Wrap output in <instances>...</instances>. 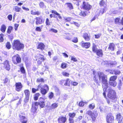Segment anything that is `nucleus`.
<instances>
[{
  "label": "nucleus",
  "mask_w": 123,
  "mask_h": 123,
  "mask_svg": "<svg viewBox=\"0 0 123 123\" xmlns=\"http://www.w3.org/2000/svg\"><path fill=\"white\" fill-rule=\"evenodd\" d=\"M68 6L69 8L71 9H73V7L72 5V4L70 3H67Z\"/></svg>",
  "instance_id": "57"
},
{
  "label": "nucleus",
  "mask_w": 123,
  "mask_h": 123,
  "mask_svg": "<svg viewBox=\"0 0 123 123\" xmlns=\"http://www.w3.org/2000/svg\"><path fill=\"white\" fill-rule=\"evenodd\" d=\"M115 48V45L113 43H111L110 44L108 49L111 50H113Z\"/></svg>",
  "instance_id": "25"
},
{
  "label": "nucleus",
  "mask_w": 123,
  "mask_h": 123,
  "mask_svg": "<svg viewBox=\"0 0 123 123\" xmlns=\"http://www.w3.org/2000/svg\"><path fill=\"white\" fill-rule=\"evenodd\" d=\"M4 35L3 34H0V42H3L4 39L3 37L4 36Z\"/></svg>",
  "instance_id": "41"
},
{
  "label": "nucleus",
  "mask_w": 123,
  "mask_h": 123,
  "mask_svg": "<svg viewBox=\"0 0 123 123\" xmlns=\"http://www.w3.org/2000/svg\"><path fill=\"white\" fill-rule=\"evenodd\" d=\"M72 38V36L71 35H69L68 36L65 38L66 39L68 40H70Z\"/></svg>",
  "instance_id": "63"
},
{
  "label": "nucleus",
  "mask_w": 123,
  "mask_h": 123,
  "mask_svg": "<svg viewBox=\"0 0 123 123\" xmlns=\"http://www.w3.org/2000/svg\"><path fill=\"white\" fill-rule=\"evenodd\" d=\"M109 84L110 85L115 87L117 85V83L116 81L114 82H109Z\"/></svg>",
  "instance_id": "30"
},
{
  "label": "nucleus",
  "mask_w": 123,
  "mask_h": 123,
  "mask_svg": "<svg viewBox=\"0 0 123 123\" xmlns=\"http://www.w3.org/2000/svg\"><path fill=\"white\" fill-rule=\"evenodd\" d=\"M114 74L116 75H119L121 73L120 71L119 70H115L113 71Z\"/></svg>",
  "instance_id": "33"
},
{
  "label": "nucleus",
  "mask_w": 123,
  "mask_h": 123,
  "mask_svg": "<svg viewBox=\"0 0 123 123\" xmlns=\"http://www.w3.org/2000/svg\"><path fill=\"white\" fill-rule=\"evenodd\" d=\"M116 119L118 122L123 121V117L121 114H118L117 115Z\"/></svg>",
  "instance_id": "17"
},
{
  "label": "nucleus",
  "mask_w": 123,
  "mask_h": 123,
  "mask_svg": "<svg viewBox=\"0 0 123 123\" xmlns=\"http://www.w3.org/2000/svg\"><path fill=\"white\" fill-rule=\"evenodd\" d=\"M13 29V28L12 26H9L7 31V33L9 34H10L11 33L12 31V30Z\"/></svg>",
  "instance_id": "27"
},
{
  "label": "nucleus",
  "mask_w": 123,
  "mask_h": 123,
  "mask_svg": "<svg viewBox=\"0 0 123 123\" xmlns=\"http://www.w3.org/2000/svg\"><path fill=\"white\" fill-rule=\"evenodd\" d=\"M62 54L65 58H68V55L65 53H62Z\"/></svg>",
  "instance_id": "60"
},
{
  "label": "nucleus",
  "mask_w": 123,
  "mask_h": 123,
  "mask_svg": "<svg viewBox=\"0 0 123 123\" xmlns=\"http://www.w3.org/2000/svg\"><path fill=\"white\" fill-rule=\"evenodd\" d=\"M24 92L25 95V100H28L29 98V96L30 95V92L28 90H26L24 91Z\"/></svg>",
  "instance_id": "16"
},
{
  "label": "nucleus",
  "mask_w": 123,
  "mask_h": 123,
  "mask_svg": "<svg viewBox=\"0 0 123 123\" xmlns=\"http://www.w3.org/2000/svg\"><path fill=\"white\" fill-rule=\"evenodd\" d=\"M71 82L72 85L74 86H76L78 84V83L76 82Z\"/></svg>",
  "instance_id": "62"
},
{
  "label": "nucleus",
  "mask_w": 123,
  "mask_h": 123,
  "mask_svg": "<svg viewBox=\"0 0 123 123\" xmlns=\"http://www.w3.org/2000/svg\"><path fill=\"white\" fill-rule=\"evenodd\" d=\"M101 35V33H99L95 35V37L96 39L99 38Z\"/></svg>",
  "instance_id": "47"
},
{
  "label": "nucleus",
  "mask_w": 123,
  "mask_h": 123,
  "mask_svg": "<svg viewBox=\"0 0 123 123\" xmlns=\"http://www.w3.org/2000/svg\"><path fill=\"white\" fill-rule=\"evenodd\" d=\"M54 96L53 93L52 92H51L49 94V98L50 99H51Z\"/></svg>",
  "instance_id": "51"
},
{
  "label": "nucleus",
  "mask_w": 123,
  "mask_h": 123,
  "mask_svg": "<svg viewBox=\"0 0 123 123\" xmlns=\"http://www.w3.org/2000/svg\"><path fill=\"white\" fill-rule=\"evenodd\" d=\"M24 45L18 40L14 41L12 46L13 49L17 50H20L23 49Z\"/></svg>",
  "instance_id": "2"
},
{
  "label": "nucleus",
  "mask_w": 123,
  "mask_h": 123,
  "mask_svg": "<svg viewBox=\"0 0 123 123\" xmlns=\"http://www.w3.org/2000/svg\"><path fill=\"white\" fill-rule=\"evenodd\" d=\"M104 1L103 0H102L100 3V5L103 6L104 4Z\"/></svg>",
  "instance_id": "64"
},
{
  "label": "nucleus",
  "mask_w": 123,
  "mask_h": 123,
  "mask_svg": "<svg viewBox=\"0 0 123 123\" xmlns=\"http://www.w3.org/2000/svg\"><path fill=\"white\" fill-rule=\"evenodd\" d=\"M120 18H117L115 20V22L116 24H118L119 23Z\"/></svg>",
  "instance_id": "45"
},
{
  "label": "nucleus",
  "mask_w": 123,
  "mask_h": 123,
  "mask_svg": "<svg viewBox=\"0 0 123 123\" xmlns=\"http://www.w3.org/2000/svg\"><path fill=\"white\" fill-rule=\"evenodd\" d=\"M71 81L69 79H67L66 81H65V83L64 84V85L68 86H70V83Z\"/></svg>",
  "instance_id": "26"
},
{
  "label": "nucleus",
  "mask_w": 123,
  "mask_h": 123,
  "mask_svg": "<svg viewBox=\"0 0 123 123\" xmlns=\"http://www.w3.org/2000/svg\"><path fill=\"white\" fill-rule=\"evenodd\" d=\"M31 13L32 15H39L40 14V12L38 11H35L33 10L31 11Z\"/></svg>",
  "instance_id": "29"
},
{
  "label": "nucleus",
  "mask_w": 123,
  "mask_h": 123,
  "mask_svg": "<svg viewBox=\"0 0 123 123\" xmlns=\"http://www.w3.org/2000/svg\"><path fill=\"white\" fill-rule=\"evenodd\" d=\"M21 58L19 55L17 54L12 57V61L13 63L15 64L20 62Z\"/></svg>",
  "instance_id": "5"
},
{
  "label": "nucleus",
  "mask_w": 123,
  "mask_h": 123,
  "mask_svg": "<svg viewBox=\"0 0 123 123\" xmlns=\"http://www.w3.org/2000/svg\"><path fill=\"white\" fill-rule=\"evenodd\" d=\"M44 99L42 97H40L39 99L38 102H35L34 103L36 106H37L39 105L40 107L41 108H43L45 106Z\"/></svg>",
  "instance_id": "4"
},
{
  "label": "nucleus",
  "mask_w": 123,
  "mask_h": 123,
  "mask_svg": "<svg viewBox=\"0 0 123 123\" xmlns=\"http://www.w3.org/2000/svg\"><path fill=\"white\" fill-rule=\"evenodd\" d=\"M87 114L91 116L93 121H95L98 116V113L96 111H94L92 112L91 111H89L87 112Z\"/></svg>",
  "instance_id": "6"
},
{
  "label": "nucleus",
  "mask_w": 123,
  "mask_h": 123,
  "mask_svg": "<svg viewBox=\"0 0 123 123\" xmlns=\"http://www.w3.org/2000/svg\"><path fill=\"white\" fill-rule=\"evenodd\" d=\"M69 115L70 118H73L74 117L75 115V114L74 113H70L69 114Z\"/></svg>",
  "instance_id": "40"
},
{
  "label": "nucleus",
  "mask_w": 123,
  "mask_h": 123,
  "mask_svg": "<svg viewBox=\"0 0 123 123\" xmlns=\"http://www.w3.org/2000/svg\"><path fill=\"white\" fill-rule=\"evenodd\" d=\"M70 23L71 24H74L76 26H77L79 27L80 26V24L76 22L73 21V22H71Z\"/></svg>",
  "instance_id": "44"
},
{
  "label": "nucleus",
  "mask_w": 123,
  "mask_h": 123,
  "mask_svg": "<svg viewBox=\"0 0 123 123\" xmlns=\"http://www.w3.org/2000/svg\"><path fill=\"white\" fill-rule=\"evenodd\" d=\"M117 78V76H112L110 78L109 82H114Z\"/></svg>",
  "instance_id": "22"
},
{
  "label": "nucleus",
  "mask_w": 123,
  "mask_h": 123,
  "mask_svg": "<svg viewBox=\"0 0 123 123\" xmlns=\"http://www.w3.org/2000/svg\"><path fill=\"white\" fill-rule=\"evenodd\" d=\"M21 120H23L22 123H26L27 121V118L25 117L20 115L19 116Z\"/></svg>",
  "instance_id": "18"
},
{
  "label": "nucleus",
  "mask_w": 123,
  "mask_h": 123,
  "mask_svg": "<svg viewBox=\"0 0 123 123\" xmlns=\"http://www.w3.org/2000/svg\"><path fill=\"white\" fill-rule=\"evenodd\" d=\"M15 86V90L17 91H20L23 86L21 83L20 82L16 83Z\"/></svg>",
  "instance_id": "10"
},
{
  "label": "nucleus",
  "mask_w": 123,
  "mask_h": 123,
  "mask_svg": "<svg viewBox=\"0 0 123 123\" xmlns=\"http://www.w3.org/2000/svg\"><path fill=\"white\" fill-rule=\"evenodd\" d=\"M45 46L44 44L42 43H39L37 46V49H40L42 50L44 49Z\"/></svg>",
  "instance_id": "19"
},
{
  "label": "nucleus",
  "mask_w": 123,
  "mask_h": 123,
  "mask_svg": "<svg viewBox=\"0 0 123 123\" xmlns=\"http://www.w3.org/2000/svg\"><path fill=\"white\" fill-rule=\"evenodd\" d=\"M6 47L8 49H9L11 48V46L10 43L9 42H7L6 43Z\"/></svg>",
  "instance_id": "46"
},
{
  "label": "nucleus",
  "mask_w": 123,
  "mask_h": 123,
  "mask_svg": "<svg viewBox=\"0 0 123 123\" xmlns=\"http://www.w3.org/2000/svg\"><path fill=\"white\" fill-rule=\"evenodd\" d=\"M70 57L71 58V60L74 62H76L77 61V59L75 57L72 56H70Z\"/></svg>",
  "instance_id": "35"
},
{
  "label": "nucleus",
  "mask_w": 123,
  "mask_h": 123,
  "mask_svg": "<svg viewBox=\"0 0 123 123\" xmlns=\"http://www.w3.org/2000/svg\"><path fill=\"white\" fill-rule=\"evenodd\" d=\"M6 28V27L5 25H2L1 27L0 30L2 32L4 33L5 31Z\"/></svg>",
  "instance_id": "21"
},
{
  "label": "nucleus",
  "mask_w": 123,
  "mask_h": 123,
  "mask_svg": "<svg viewBox=\"0 0 123 123\" xmlns=\"http://www.w3.org/2000/svg\"><path fill=\"white\" fill-rule=\"evenodd\" d=\"M114 117L112 114L110 113L108 114L106 117L107 122V123H111L113 121Z\"/></svg>",
  "instance_id": "8"
},
{
  "label": "nucleus",
  "mask_w": 123,
  "mask_h": 123,
  "mask_svg": "<svg viewBox=\"0 0 123 123\" xmlns=\"http://www.w3.org/2000/svg\"><path fill=\"white\" fill-rule=\"evenodd\" d=\"M67 63H63L61 64V67L63 69L67 67Z\"/></svg>",
  "instance_id": "31"
},
{
  "label": "nucleus",
  "mask_w": 123,
  "mask_h": 123,
  "mask_svg": "<svg viewBox=\"0 0 123 123\" xmlns=\"http://www.w3.org/2000/svg\"><path fill=\"white\" fill-rule=\"evenodd\" d=\"M46 23L47 25H50V22H49V19L48 18H47L46 20Z\"/></svg>",
  "instance_id": "53"
},
{
  "label": "nucleus",
  "mask_w": 123,
  "mask_h": 123,
  "mask_svg": "<svg viewBox=\"0 0 123 123\" xmlns=\"http://www.w3.org/2000/svg\"><path fill=\"white\" fill-rule=\"evenodd\" d=\"M66 120V117L61 116L59 117L58 119L59 123H64Z\"/></svg>",
  "instance_id": "13"
},
{
  "label": "nucleus",
  "mask_w": 123,
  "mask_h": 123,
  "mask_svg": "<svg viewBox=\"0 0 123 123\" xmlns=\"http://www.w3.org/2000/svg\"><path fill=\"white\" fill-rule=\"evenodd\" d=\"M37 89H35V88H33L32 89V92L33 93L35 92L36 91H37L39 89V88L37 87Z\"/></svg>",
  "instance_id": "58"
},
{
  "label": "nucleus",
  "mask_w": 123,
  "mask_h": 123,
  "mask_svg": "<svg viewBox=\"0 0 123 123\" xmlns=\"http://www.w3.org/2000/svg\"><path fill=\"white\" fill-rule=\"evenodd\" d=\"M19 25L17 24H15L14 25V29L16 31L17 30V29L18 26Z\"/></svg>",
  "instance_id": "59"
},
{
  "label": "nucleus",
  "mask_w": 123,
  "mask_h": 123,
  "mask_svg": "<svg viewBox=\"0 0 123 123\" xmlns=\"http://www.w3.org/2000/svg\"><path fill=\"white\" fill-rule=\"evenodd\" d=\"M94 80L96 81L99 78L101 80L103 83V87L104 92L103 95L105 97H106L105 92L108 91V96L111 99L114 100L116 99L115 93L113 90L110 89L108 86V84L107 80V78L105 75L103 73L99 72L96 74L94 76Z\"/></svg>",
  "instance_id": "1"
},
{
  "label": "nucleus",
  "mask_w": 123,
  "mask_h": 123,
  "mask_svg": "<svg viewBox=\"0 0 123 123\" xmlns=\"http://www.w3.org/2000/svg\"><path fill=\"white\" fill-rule=\"evenodd\" d=\"M8 81V79L7 78H6L4 80V83L6 84Z\"/></svg>",
  "instance_id": "61"
},
{
  "label": "nucleus",
  "mask_w": 123,
  "mask_h": 123,
  "mask_svg": "<svg viewBox=\"0 0 123 123\" xmlns=\"http://www.w3.org/2000/svg\"><path fill=\"white\" fill-rule=\"evenodd\" d=\"M37 87L39 89H41V92L43 95L45 94L49 90V87L48 86L46 85H45L43 86L41 85L40 84Z\"/></svg>",
  "instance_id": "3"
},
{
  "label": "nucleus",
  "mask_w": 123,
  "mask_h": 123,
  "mask_svg": "<svg viewBox=\"0 0 123 123\" xmlns=\"http://www.w3.org/2000/svg\"><path fill=\"white\" fill-rule=\"evenodd\" d=\"M72 41L75 43H76L78 42V39L77 37H75L72 40Z\"/></svg>",
  "instance_id": "50"
},
{
  "label": "nucleus",
  "mask_w": 123,
  "mask_h": 123,
  "mask_svg": "<svg viewBox=\"0 0 123 123\" xmlns=\"http://www.w3.org/2000/svg\"><path fill=\"white\" fill-rule=\"evenodd\" d=\"M65 21L66 22H69L72 20V18H70L65 17L64 18Z\"/></svg>",
  "instance_id": "38"
},
{
  "label": "nucleus",
  "mask_w": 123,
  "mask_h": 123,
  "mask_svg": "<svg viewBox=\"0 0 123 123\" xmlns=\"http://www.w3.org/2000/svg\"><path fill=\"white\" fill-rule=\"evenodd\" d=\"M84 6L83 7V9L86 10H89L91 8V6L88 3L83 2Z\"/></svg>",
  "instance_id": "12"
},
{
  "label": "nucleus",
  "mask_w": 123,
  "mask_h": 123,
  "mask_svg": "<svg viewBox=\"0 0 123 123\" xmlns=\"http://www.w3.org/2000/svg\"><path fill=\"white\" fill-rule=\"evenodd\" d=\"M83 37L86 41H88L90 40V35L87 33H84L83 35Z\"/></svg>",
  "instance_id": "15"
},
{
  "label": "nucleus",
  "mask_w": 123,
  "mask_h": 123,
  "mask_svg": "<svg viewBox=\"0 0 123 123\" xmlns=\"http://www.w3.org/2000/svg\"><path fill=\"white\" fill-rule=\"evenodd\" d=\"M118 85V88L120 90V89L121 87L122 86V82L121 80H119V84Z\"/></svg>",
  "instance_id": "56"
},
{
  "label": "nucleus",
  "mask_w": 123,
  "mask_h": 123,
  "mask_svg": "<svg viewBox=\"0 0 123 123\" xmlns=\"http://www.w3.org/2000/svg\"><path fill=\"white\" fill-rule=\"evenodd\" d=\"M97 55L99 56H102L103 55V52L102 50H98L96 52Z\"/></svg>",
  "instance_id": "23"
},
{
  "label": "nucleus",
  "mask_w": 123,
  "mask_h": 123,
  "mask_svg": "<svg viewBox=\"0 0 123 123\" xmlns=\"http://www.w3.org/2000/svg\"><path fill=\"white\" fill-rule=\"evenodd\" d=\"M58 106L57 104L54 103L52 104L50 106V110L54 109L56 108Z\"/></svg>",
  "instance_id": "24"
},
{
  "label": "nucleus",
  "mask_w": 123,
  "mask_h": 123,
  "mask_svg": "<svg viewBox=\"0 0 123 123\" xmlns=\"http://www.w3.org/2000/svg\"><path fill=\"white\" fill-rule=\"evenodd\" d=\"M95 107V105L93 103L90 104L89 106V108L91 109H93Z\"/></svg>",
  "instance_id": "39"
},
{
  "label": "nucleus",
  "mask_w": 123,
  "mask_h": 123,
  "mask_svg": "<svg viewBox=\"0 0 123 123\" xmlns=\"http://www.w3.org/2000/svg\"><path fill=\"white\" fill-rule=\"evenodd\" d=\"M37 81L39 82H44V79L42 78H39L37 79Z\"/></svg>",
  "instance_id": "43"
},
{
  "label": "nucleus",
  "mask_w": 123,
  "mask_h": 123,
  "mask_svg": "<svg viewBox=\"0 0 123 123\" xmlns=\"http://www.w3.org/2000/svg\"><path fill=\"white\" fill-rule=\"evenodd\" d=\"M88 103V102H83L82 101L80 102L79 103V105L80 106H83L85 104H87Z\"/></svg>",
  "instance_id": "37"
},
{
  "label": "nucleus",
  "mask_w": 123,
  "mask_h": 123,
  "mask_svg": "<svg viewBox=\"0 0 123 123\" xmlns=\"http://www.w3.org/2000/svg\"><path fill=\"white\" fill-rule=\"evenodd\" d=\"M20 71L22 73H24L25 72V71L24 67H22L20 68Z\"/></svg>",
  "instance_id": "49"
},
{
  "label": "nucleus",
  "mask_w": 123,
  "mask_h": 123,
  "mask_svg": "<svg viewBox=\"0 0 123 123\" xmlns=\"http://www.w3.org/2000/svg\"><path fill=\"white\" fill-rule=\"evenodd\" d=\"M81 46L83 48L86 49L89 48L90 46V43L89 42H84L83 41L81 42Z\"/></svg>",
  "instance_id": "9"
},
{
  "label": "nucleus",
  "mask_w": 123,
  "mask_h": 123,
  "mask_svg": "<svg viewBox=\"0 0 123 123\" xmlns=\"http://www.w3.org/2000/svg\"><path fill=\"white\" fill-rule=\"evenodd\" d=\"M37 109V107H32L31 109V111L33 112H35L36 111Z\"/></svg>",
  "instance_id": "48"
},
{
  "label": "nucleus",
  "mask_w": 123,
  "mask_h": 123,
  "mask_svg": "<svg viewBox=\"0 0 123 123\" xmlns=\"http://www.w3.org/2000/svg\"><path fill=\"white\" fill-rule=\"evenodd\" d=\"M21 10V8L18 6H15V11L18 12H19Z\"/></svg>",
  "instance_id": "34"
},
{
  "label": "nucleus",
  "mask_w": 123,
  "mask_h": 123,
  "mask_svg": "<svg viewBox=\"0 0 123 123\" xmlns=\"http://www.w3.org/2000/svg\"><path fill=\"white\" fill-rule=\"evenodd\" d=\"M79 15L80 16H85L86 15L85 13L84 12H81L79 14Z\"/></svg>",
  "instance_id": "54"
},
{
  "label": "nucleus",
  "mask_w": 123,
  "mask_h": 123,
  "mask_svg": "<svg viewBox=\"0 0 123 123\" xmlns=\"http://www.w3.org/2000/svg\"><path fill=\"white\" fill-rule=\"evenodd\" d=\"M49 31L51 32H53L55 33H57L58 32L57 30L53 28L50 29L49 30Z\"/></svg>",
  "instance_id": "36"
},
{
  "label": "nucleus",
  "mask_w": 123,
  "mask_h": 123,
  "mask_svg": "<svg viewBox=\"0 0 123 123\" xmlns=\"http://www.w3.org/2000/svg\"><path fill=\"white\" fill-rule=\"evenodd\" d=\"M40 95V94L39 93H37L36 94L34 95V99L35 100H37L38 99V97Z\"/></svg>",
  "instance_id": "32"
},
{
  "label": "nucleus",
  "mask_w": 123,
  "mask_h": 123,
  "mask_svg": "<svg viewBox=\"0 0 123 123\" xmlns=\"http://www.w3.org/2000/svg\"><path fill=\"white\" fill-rule=\"evenodd\" d=\"M12 16L11 15H9L7 16V18L10 21L12 20Z\"/></svg>",
  "instance_id": "55"
},
{
  "label": "nucleus",
  "mask_w": 123,
  "mask_h": 123,
  "mask_svg": "<svg viewBox=\"0 0 123 123\" xmlns=\"http://www.w3.org/2000/svg\"><path fill=\"white\" fill-rule=\"evenodd\" d=\"M62 74L63 76L67 77H68L69 75V74L68 73L65 72H62Z\"/></svg>",
  "instance_id": "42"
},
{
  "label": "nucleus",
  "mask_w": 123,
  "mask_h": 123,
  "mask_svg": "<svg viewBox=\"0 0 123 123\" xmlns=\"http://www.w3.org/2000/svg\"><path fill=\"white\" fill-rule=\"evenodd\" d=\"M36 18L37 19L36 24L37 25L42 24L43 22L42 19L40 18L37 17Z\"/></svg>",
  "instance_id": "20"
},
{
  "label": "nucleus",
  "mask_w": 123,
  "mask_h": 123,
  "mask_svg": "<svg viewBox=\"0 0 123 123\" xmlns=\"http://www.w3.org/2000/svg\"><path fill=\"white\" fill-rule=\"evenodd\" d=\"M3 64L4 65V67L6 70L8 71L10 70V66L9 64V62L8 61H6Z\"/></svg>",
  "instance_id": "11"
},
{
  "label": "nucleus",
  "mask_w": 123,
  "mask_h": 123,
  "mask_svg": "<svg viewBox=\"0 0 123 123\" xmlns=\"http://www.w3.org/2000/svg\"><path fill=\"white\" fill-rule=\"evenodd\" d=\"M92 50L93 52H96L98 50L96 47V46L94 43H93L92 46Z\"/></svg>",
  "instance_id": "28"
},
{
  "label": "nucleus",
  "mask_w": 123,
  "mask_h": 123,
  "mask_svg": "<svg viewBox=\"0 0 123 123\" xmlns=\"http://www.w3.org/2000/svg\"><path fill=\"white\" fill-rule=\"evenodd\" d=\"M39 57L37 61V63L38 64H41L42 62L45 60V59L44 58L43 56V55H39V56L37 57Z\"/></svg>",
  "instance_id": "14"
},
{
  "label": "nucleus",
  "mask_w": 123,
  "mask_h": 123,
  "mask_svg": "<svg viewBox=\"0 0 123 123\" xmlns=\"http://www.w3.org/2000/svg\"><path fill=\"white\" fill-rule=\"evenodd\" d=\"M42 28H40L39 27H37L35 29L36 31H39V32H41L42 31L41 30Z\"/></svg>",
  "instance_id": "52"
},
{
  "label": "nucleus",
  "mask_w": 123,
  "mask_h": 123,
  "mask_svg": "<svg viewBox=\"0 0 123 123\" xmlns=\"http://www.w3.org/2000/svg\"><path fill=\"white\" fill-rule=\"evenodd\" d=\"M102 64H103L106 65L110 66L111 67H112L114 65L116 64L117 63L115 62H111L110 61L107 62V61H104L102 62Z\"/></svg>",
  "instance_id": "7"
}]
</instances>
